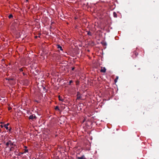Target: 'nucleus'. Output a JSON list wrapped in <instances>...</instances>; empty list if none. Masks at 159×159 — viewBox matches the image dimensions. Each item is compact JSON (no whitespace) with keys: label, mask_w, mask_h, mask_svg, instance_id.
<instances>
[{"label":"nucleus","mask_w":159,"mask_h":159,"mask_svg":"<svg viewBox=\"0 0 159 159\" xmlns=\"http://www.w3.org/2000/svg\"><path fill=\"white\" fill-rule=\"evenodd\" d=\"M19 70H20V72L23 71V70L22 68H21Z\"/></svg>","instance_id":"nucleus-19"},{"label":"nucleus","mask_w":159,"mask_h":159,"mask_svg":"<svg viewBox=\"0 0 159 159\" xmlns=\"http://www.w3.org/2000/svg\"><path fill=\"white\" fill-rule=\"evenodd\" d=\"M24 148H25V149H26V148H27V146H25L24 147Z\"/></svg>","instance_id":"nucleus-24"},{"label":"nucleus","mask_w":159,"mask_h":159,"mask_svg":"<svg viewBox=\"0 0 159 159\" xmlns=\"http://www.w3.org/2000/svg\"><path fill=\"white\" fill-rule=\"evenodd\" d=\"M25 0L26 1V2H28V0Z\"/></svg>","instance_id":"nucleus-28"},{"label":"nucleus","mask_w":159,"mask_h":159,"mask_svg":"<svg viewBox=\"0 0 159 159\" xmlns=\"http://www.w3.org/2000/svg\"><path fill=\"white\" fill-rule=\"evenodd\" d=\"M36 116H35V115H30L29 117V119L34 120V119H36Z\"/></svg>","instance_id":"nucleus-3"},{"label":"nucleus","mask_w":159,"mask_h":159,"mask_svg":"<svg viewBox=\"0 0 159 159\" xmlns=\"http://www.w3.org/2000/svg\"><path fill=\"white\" fill-rule=\"evenodd\" d=\"M57 47L58 48H59L60 50L62 51L63 49L62 48L61 46L57 44Z\"/></svg>","instance_id":"nucleus-7"},{"label":"nucleus","mask_w":159,"mask_h":159,"mask_svg":"<svg viewBox=\"0 0 159 159\" xmlns=\"http://www.w3.org/2000/svg\"><path fill=\"white\" fill-rule=\"evenodd\" d=\"M136 66H135V68H134V69L136 70H140V68L139 67H138V68H136Z\"/></svg>","instance_id":"nucleus-9"},{"label":"nucleus","mask_w":159,"mask_h":159,"mask_svg":"<svg viewBox=\"0 0 159 159\" xmlns=\"http://www.w3.org/2000/svg\"><path fill=\"white\" fill-rule=\"evenodd\" d=\"M4 143H5V142H4Z\"/></svg>","instance_id":"nucleus-29"},{"label":"nucleus","mask_w":159,"mask_h":159,"mask_svg":"<svg viewBox=\"0 0 159 159\" xmlns=\"http://www.w3.org/2000/svg\"><path fill=\"white\" fill-rule=\"evenodd\" d=\"M14 148V147H11L10 149V151H13Z\"/></svg>","instance_id":"nucleus-14"},{"label":"nucleus","mask_w":159,"mask_h":159,"mask_svg":"<svg viewBox=\"0 0 159 159\" xmlns=\"http://www.w3.org/2000/svg\"><path fill=\"white\" fill-rule=\"evenodd\" d=\"M9 125V123H7V124L4 125V127L7 129H8V125Z\"/></svg>","instance_id":"nucleus-6"},{"label":"nucleus","mask_w":159,"mask_h":159,"mask_svg":"<svg viewBox=\"0 0 159 159\" xmlns=\"http://www.w3.org/2000/svg\"><path fill=\"white\" fill-rule=\"evenodd\" d=\"M23 75H25V73L24 72H23Z\"/></svg>","instance_id":"nucleus-25"},{"label":"nucleus","mask_w":159,"mask_h":159,"mask_svg":"<svg viewBox=\"0 0 159 159\" xmlns=\"http://www.w3.org/2000/svg\"><path fill=\"white\" fill-rule=\"evenodd\" d=\"M11 109V107H8V110H10Z\"/></svg>","instance_id":"nucleus-21"},{"label":"nucleus","mask_w":159,"mask_h":159,"mask_svg":"<svg viewBox=\"0 0 159 159\" xmlns=\"http://www.w3.org/2000/svg\"><path fill=\"white\" fill-rule=\"evenodd\" d=\"M139 49H136V51H135L134 52V53L135 55V57H136L138 54V52H139Z\"/></svg>","instance_id":"nucleus-5"},{"label":"nucleus","mask_w":159,"mask_h":159,"mask_svg":"<svg viewBox=\"0 0 159 159\" xmlns=\"http://www.w3.org/2000/svg\"><path fill=\"white\" fill-rule=\"evenodd\" d=\"M13 17V15L12 14L8 16V18L9 19H10L11 18Z\"/></svg>","instance_id":"nucleus-16"},{"label":"nucleus","mask_w":159,"mask_h":159,"mask_svg":"<svg viewBox=\"0 0 159 159\" xmlns=\"http://www.w3.org/2000/svg\"><path fill=\"white\" fill-rule=\"evenodd\" d=\"M79 81L78 80H77L76 81V85H79Z\"/></svg>","instance_id":"nucleus-15"},{"label":"nucleus","mask_w":159,"mask_h":159,"mask_svg":"<svg viewBox=\"0 0 159 159\" xmlns=\"http://www.w3.org/2000/svg\"><path fill=\"white\" fill-rule=\"evenodd\" d=\"M34 37H35V38H37V36H35Z\"/></svg>","instance_id":"nucleus-26"},{"label":"nucleus","mask_w":159,"mask_h":159,"mask_svg":"<svg viewBox=\"0 0 159 159\" xmlns=\"http://www.w3.org/2000/svg\"><path fill=\"white\" fill-rule=\"evenodd\" d=\"M74 69H75L74 67H72V68L71 70H74Z\"/></svg>","instance_id":"nucleus-23"},{"label":"nucleus","mask_w":159,"mask_h":159,"mask_svg":"<svg viewBox=\"0 0 159 159\" xmlns=\"http://www.w3.org/2000/svg\"><path fill=\"white\" fill-rule=\"evenodd\" d=\"M118 78V77H117V76L116 77V79L114 80V82H115V83H116L117 82Z\"/></svg>","instance_id":"nucleus-13"},{"label":"nucleus","mask_w":159,"mask_h":159,"mask_svg":"<svg viewBox=\"0 0 159 159\" xmlns=\"http://www.w3.org/2000/svg\"><path fill=\"white\" fill-rule=\"evenodd\" d=\"M11 129V128L10 129H9V131H10Z\"/></svg>","instance_id":"nucleus-27"},{"label":"nucleus","mask_w":159,"mask_h":159,"mask_svg":"<svg viewBox=\"0 0 159 159\" xmlns=\"http://www.w3.org/2000/svg\"><path fill=\"white\" fill-rule=\"evenodd\" d=\"M54 109L55 110H58V111L60 110L58 106H57L55 107Z\"/></svg>","instance_id":"nucleus-11"},{"label":"nucleus","mask_w":159,"mask_h":159,"mask_svg":"<svg viewBox=\"0 0 159 159\" xmlns=\"http://www.w3.org/2000/svg\"><path fill=\"white\" fill-rule=\"evenodd\" d=\"M78 158L79 159H86L84 156H82L80 157H78Z\"/></svg>","instance_id":"nucleus-10"},{"label":"nucleus","mask_w":159,"mask_h":159,"mask_svg":"<svg viewBox=\"0 0 159 159\" xmlns=\"http://www.w3.org/2000/svg\"><path fill=\"white\" fill-rule=\"evenodd\" d=\"M28 149H25V151H24V153H26V152H28Z\"/></svg>","instance_id":"nucleus-17"},{"label":"nucleus","mask_w":159,"mask_h":159,"mask_svg":"<svg viewBox=\"0 0 159 159\" xmlns=\"http://www.w3.org/2000/svg\"><path fill=\"white\" fill-rule=\"evenodd\" d=\"M113 14L114 16V17H117V15L116 13V12H114Z\"/></svg>","instance_id":"nucleus-12"},{"label":"nucleus","mask_w":159,"mask_h":159,"mask_svg":"<svg viewBox=\"0 0 159 159\" xmlns=\"http://www.w3.org/2000/svg\"><path fill=\"white\" fill-rule=\"evenodd\" d=\"M0 126L2 127V128H3V127H4V125H0Z\"/></svg>","instance_id":"nucleus-22"},{"label":"nucleus","mask_w":159,"mask_h":159,"mask_svg":"<svg viewBox=\"0 0 159 159\" xmlns=\"http://www.w3.org/2000/svg\"><path fill=\"white\" fill-rule=\"evenodd\" d=\"M81 99V96L79 92H78L77 94V100H80Z\"/></svg>","instance_id":"nucleus-2"},{"label":"nucleus","mask_w":159,"mask_h":159,"mask_svg":"<svg viewBox=\"0 0 159 159\" xmlns=\"http://www.w3.org/2000/svg\"><path fill=\"white\" fill-rule=\"evenodd\" d=\"M73 82L72 80H71L69 81V84H70Z\"/></svg>","instance_id":"nucleus-20"},{"label":"nucleus","mask_w":159,"mask_h":159,"mask_svg":"<svg viewBox=\"0 0 159 159\" xmlns=\"http://www.w3.org/2000/svg\"><path fill=\"white\" fill-rule=\"evenodd\" d=\"M106 69L105 67H101L100 70V72L102 73H105L106 71Z\"/></svg>","instance_id":"nucleus-4"},{"label":"nucleus","mask_w":159,"mask_h":159,"mask_svg":"<svg viewBox=\"0 0 159 159\" xmlns=\"http://www.w3.org/2000/svg\"><path fill=\"white\" fill-rule=\"evenodd\" d=\"M58 98H59V100L60 101H63V99H62V98L60 95L58 96Z\"/></svg>","instance_id":"nucleus-8"},{"label":"nucleus","mask_w":159,"mask_h":159,"mask_svg":"<svg viewBox=\"0 0 159 159\" xmlns=\"http://www.w3.org/2000/svg\"><path fill=\"white\" fill-rule=\"evenodd\" d=\"M88 34L89 35H91V33L89 31L88 32Z\"/></svg>","instance_id":"nucleus-18"},{"label":"nucleus","mask_w":159,"mask_h":159,"mask_svg":"<svg viewBox=\"0 0 159 159\" xmlns=\"http://www.w3.org/2000/svg\"><path fill=\"white\" fill-rule=\"evenodd\" d=\"M6 148L9 146V145L11 147H14L16 146L15 144H14V143L12 142L11 140H9L7 143H6Z\"/></svg>","instance_id":"nucleus-1"}]
</instances>
